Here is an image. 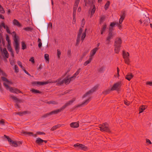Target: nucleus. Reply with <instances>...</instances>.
I'll list each match as a JSON object with an SVG mask.
<instances>
[{"label":"nucleus","instance_id":"obj_1","mask_svg":"<svg viewBox=\"0 0 152 152\" xmlns=\"http://www.w3.org/2000/svg\"><path fill=\"white\" fill-rule=\"evenodd\" d=\"M3 85L7 90H9L11 92L16 94H18V93H22V92L20 91L19 89L15 88H13L12 87H10L5 82L3 83Z\"/></svg>","mask_w":152,"mask_h":152},{"label":"nucleus","instance_id":"obj_2","mask_svg":"<svg viewBox=\"0 0 152 152\" xmlns=\"http://www.w3.org/2000/svg\"><path fill=\"white\" fill-rule=\"evenodd\" d=\"M99 127L100 129L102 132H110V131L109 128L108 124L106 122H105L102 124H99Z\"/></svg>","mask_w":152,"mask_h":152},{"label":"nucleus","instance_id":"obj_3","mask_svg":"<svg viewBox=\"0 0 152 152\" xmlns=\"http://www.w3.org/2000/svg\"><path fill=\"white\" fill-rule=\"evenodd\" d=\"M73 147L75 148H77L78 149H81L84 151H86L87 149V147L84 145L78 143L74 144Z\"/></svg>","mask_w":152,"mask_h":152},{"label":"nucleus","instance_id":"obj_4","mask_svg":"<svg viewBox=\"0 0 152 152\" xmlns=\"http://www.w3.org/2000/svg\"><path fill=\"white\" fill-rule=\"evenodd\" d=\"M10 97L12 99L15 101V102L17 103L15 104V106L17 107V108H20V107L18 104V102H20V103L21 102V100L20 99H18L17 97L14 96L13 95H10Z\"/></svg>","mask_w":152,"mask_h":152},{"label":"nucleus","instance_id":"obj_5","mask_svg":"<svg viewBox=\"0 0 152 152\" xmlns=\"http://www.w3.org/2000/svg\"><path fill=\"white\" fill-rule=\"evenodd\" d=\"M98 86L96 85L94 86V87L92 88L91 90H89L88 92H87L83 96V98H85L87 96L89 95V94L92 93H93L95 92L96 90L97 89L98 87Z\"/></svg>","mask_w":152,"mask_h":152},{"label":"nucleus","instance_id":"obj_6","mask_svg":"<svg viewBox=\"0 0 152 152\" xmlns=\"http://www.w3.org/2000/svg\"><path fill=\"white\" fill-rule=\"evenodd\" d=\"M114 34L113 33L109 32L107 37L106 39V41H107L106 43V45L109 44L110 42V40L113 38Z\"/></svg>","mask_w":152,"mask_h":152},{"label":"nucleus","instance_id":"obj_7","mask_svg":"<svg viewBox=\"0 0 152 152\" xmlns=\"http://www.w3.org/2000/svg\"><path fill=\"white\" fill-rule=\"evenodd\" d=\"M1 45H0V49L2 54H4V56L6 58H8L9 56V54L6 48H4L3 50L1 47Z\"/></svg>","mask_w":152,"mask_h":152},{"label":"nucleus","instance_id":"obj_8","mask_svg":"<svg viewBox=\"0 0 152 152\" xmlns=\"http://www.w3.org/2000/svg\"><path fill=\"white\" fill-rule=\"evenodd\" d=\"M122 41L121 37L116 38L114 41V46H121Z\"/></svg>","mask_w":152,"mask_h":152},{"label":"nucleus","instance_id":"obj_9","mask_svg":"<svg viewBox=\"0 0 152 152\" xmlns=\"http://www.w3.org/2000/svg\"><path fill=\"white\" fill-rule=\"evenodd\" d=\"M121 83L120 82L115 83L111 88V91L118 90L119 89L120 85Z\"/></svg>","mask_w":152,"mask_h":152},{"label":"nucleus","instance_id":"obj_10","mask_svg":"<svg viewBox=\"0 0 152 152\" xmlns=\"http://www.w3.org/2000/svg\"><path fill=\"white\" fill-rule=\"evenodd\" d=\"M48 81L45 82H40V81H33L32 82L31 84L33 86H35L36 85H41L44 84H46L49 83Z\"/></svg>","mask_w":152,"mask_h":152},{"label":"nucleus","instance_id":"obj_11","mask_svg":"<svg viewBox=\"0 0 152 152\" xmlns=\"http://www.w3.org/2000/svg\"><path fill=\"white\" fill-rule=\"evenodd\" d=\"M56 82H57L56 85L58 86H60L64 83L63 80H62L61 78H59L56 81H52L49 83H53Z\"/></svg>","mask_w":152,"mask_h":152},{"label":"nucleus","instance_id":"obj_12","mask_svg":"<svg viewBox=\"0 0 152 152\" xmlns=\"http://www.w3.org/2000/svg\"><path fill=\"white\" fill-rule=\"evenodd\" d=\"M75 100V98H74L72 100H70L67 102L62 107L64 110L67 106L72 104Z\"/></svg>","mask_w":152,"mask_h":152},{"label":"nucleus","instance_id":"obj_13","mask_svg":"<svg viewBox=\"0 0 152 152\" xmlns=\"http://www.w3.org/2000/svg\"><path fill=\"white\" fill-rule=\"evenodd\" d=\"M64 110V109L62 108V107H61L60 109H58L53 111H52L50 112V115H53V114H57L59 112H61Z\"/></svg>","mask_w":152,"mask_h":152},{"label":"nucleus","instance_id":"obj_14","mask_svg":"<svg viewBox=\"0 0 152 152\" xmlns=\"http://www.w3.org/2000/svg\"><path fill=\"white\" fill-rule=\"evenodd\" d=\"M15 50L16 51V53L17 54H18L19 50V47L18 40H16V39H15Z\"/></svg>","mask_w":152,"mask_h":152},{"label":"nucleus","instance_id":"obj_15","mask_svg":"<svg viewBox=\"0 0 152 152\" xmlns=\"http://www.w3.org/2000/svg\"><path fill=\"white\" fill-rule=\"evenodd\" d=\"M70 126L71 127L73 128H77L79 126V123L77 122L71 123L70 124Z\"/></svg>","mask_w":152,"mask_h":152},{"label":"nucleus","instance_id":"obj_16","mask_svg":"<svg viewBox=\"0 0 152 152\" xmlns=\"http://www.w3.org/2000/svg\"><path fill=\"white\" fill-rule=\"evenodd\" d=\"M98 49L97 48H95L91 50L90 52V57H92L95 54L96 51Z\"/></svg>","mask_w":152,"mask_h":152},{"label":"nucleus","instance_id":"obj_17","mask_svg":"<svg viewBox=\"0 0 152 152\" xmlns=\"http://www.w3.org/2000/svg\"><path fill=\"white\" fill-rule=\"evenodd\" d=\"M35 142L37 144L39 145H43V140L39 137L37 138L36 140L35 141Z\"/></svg>","mask_w":152,"mask_h":152},{"label":"nucleus","instance_id":"obj_18","mask_svg":"<svg viewBox=\"0 0 152 152\" xmlns=\"http://www.w3.org/2000/svg\"><path fill=\"white\" fill-rule=\"evenodd\" d=\"M144 17H145V19L143 20V22L144 23V24L145 25L147 26L149 23H150V20L148 18L146 17L145 15L144 16Z\"/></svg>","mask_w":152,"mask_h":152},{"label":"nucleus","instance_id":"obj_19","mask_svg":"<svg viewBox=\"0 0 152 152\" xmlns=\"http://www.w3.org/2000/svg\"><path fill=\"white\" fill-rule=\"evenodd\" d=\"M13 23L14 25H16L18 27H20L22 26L21 24L17 20L14 19L13 21Z\"/></svg>","mask_w":152,"mask_h":152},{"label":"nucleus","instance_id":"obj_20","mask_svg":"<svg viewBox=\"0 0 152 152\" xmlns=\"http://www.w3.org/2000/svg\"><path fill=\"white\" fill-rule=\"evenodd\" d=\"M91 100V97L87 99L84 102L82 103V104L78 105L77 107H80L82 106L83 104H87L89 102V101Z\"/></svg>","mask_w":152,"mask_h":152},{"label":"nucleus","instance_id":"obj_21","mask_svg":"<svg viewBox=\"0 0 152 152\" xmlns=\"http://www.w3.org/2000/svg\"><path fill=\"white\" fill-rule=\"evenodd\" d=\"M107 26L106 24L103 25L100 31L101 34H102L103 33L105 32Z\"/></svg>","mask_w":152,"mask_h":152},{"label":"nucleus","instance_id":"obj_22","mask_svg":"<svg viewBox=\"0 0 152 152\" xmlns=\"http://www.w3.org/2000/svg\"><path fill=\"white\" fill-rule=\"evenodd\" d=\"M122 56L123 58H129V54L128 52H126L124 51H123Z\"/></svg>","mask_w":152,"mask_h":152},{"label":"nucleus","instance_id":"obj_23","mask_svg":"<svg viewBox=\"0 0 152 152\" xmlns=\"http://www.w3.org/2000/svg\"><path fill=\"white\" fill-rule=\"evenodd\" d=\"M133 77V75L131 73H128L126 75L125 78L129 81H130L131 79Z\"/></svg>","mask_w":152,"mask_h":152},{"label":"nucleus","instance_id":"obj_24","mask_svg":"<svg viewBox=\"0 0 152 152\" xmlns=\"http://www.w3.org/2000/svg\"><path fill=\"white\" fill-rule=\"evenodd\" d=\"M63 80L64 83L66 84H67L69 83L70 81L72 80V79H70V77L68 78L67 77V78L65 77Z\"/></svg>","mask_w":152,"mask_h":152},{"label":"nucleus","instance_id":"obj_25","mask_svg":"<svg viewBox=\"0 0 152 152\" xmlns=\"http://www.w3.org/2000/svg\"><path fill=\"white\" fill-rule=\"evenodd\" d=\"M33 93H34L35 94H42V92L38 90H36L34 88H32L30 90Z\"/></svg>","mask_w":152,"mask_h":152},{"label":"nucleus","instance_id":"obj_26","mask_svg":"<svg viewBox=\"0 0 152 152\" xmlns=\"http://www.w3.org/2000/svg\"><path fill=\"white\" fill-rule=\"evenodd\" d=\"M61 125L60 124H58L55 126H53L51 129L50 130L53 131L56 129L59 128L61 126Z\"/></svg>","mask_w":152,"mask_h":152},{"label":"nucleus","instance_id":"obj_27","mask_svg":"<svg viewBox=\"0 0 152 152\" xmlns=\"http://www.w3.org/2000/svg\"><path fill=\"white\" fill-rule=\"evenodd\" d=\"M29 113V112L27 111H25L23 112H17L16 113V114L20 116H23V115H25L27 113Z\"/></svg>","mask_w":152,"mask_h":152},{"label":"nucleus","instance_id":"obj_28","mask_svg":"<svg viewBox=\"0 0 152 152\" xmlns=\"http://www.w3.org/2000/svg\"><path fill=\"white\" fill-rule=\"evenodd\" d=\"M115 46L114 50L115 53H118L120 51V48L121 46Z\"/></svg>","mask_w":152,"mask_h":152},{"label":"nucleus","instance_id":"obj_29","mask_svg":"<svg viewBox=\"0 0 152 152\" xmlns=\"http://www.w3.org/2000/svg\"><path fill=\"white\" fill-rule=\"evenodd\" d=\"M147 108V106L146 105H142L140 107L139 109V113L142 112L144 110Z\"/></svg>","mask_w":152,"mask_h":152},{"label":"nucleus","instance_id":"obj_30","mask_svg":"<svg viewBox=\"0 0 152 152\" xmlns=\"http://www.w3.org/2000/svg\"><path fill=\"white\" fill-rule=\"evenodd\" d=\"M92 60V58L91 57H90L88 60L86 61L84 63L83 65L85 66H86L88 64H89L91 62Z\"/></svg>","mask_w":152,"mask_h":152},{"label":"nucleus","instance_id":"obj_31","mask_svg":"<svg viewBox=\"0 0 152 152\" xmlns=\"http://www.w3.org/2000/svg\"><path fill=\"white\" fill-rule=\"evenodd\" d=\"M110 3V1H107L105 4L104 8L105 10H107L109 8Z\"/></svg>","mask_w":152,"mask_h":152},{"label":"nucleus","instance_id":"obj_32","mask_svg":"<svg viewBox=\"0 0 152 152\" xmlns=\"http://www.w3.org/2000/svg\"><path fill=\"white\" fill-rule=\"evenodd\" d=\"M96 10V7L94 4L93 5V7L91 11V16L95 12Z\"/></svg>","mask_w":152,"mask_h":152},{"label":"nucleus","instance_id":"obj_33","mask_svg":"<svg viewBox=\"0 0 152 152\" xmlns=\"http://www.w3.org/2000/svg\"><path fill=\"white\" fill-rule=\"evenodd\" d=\"M84 2H85V4L86 6H87V4H93V2L89 0H88V1L87 0H84Z\"/></svg>","mask_w":152,"mask_h":152},{"label":"nucleus","instance_id":"obj_34","mask_svg":"<svg viewBox=\"0 0 152 152\" xmlns=\"http://www.w3.org/2000/svg\"><path fill=\"white\" fill-rule=\"evenodd\" d=\"M105 18V17L104 15H102L100 17L99 19V23L101 24L104 20Z\"/></svg>","mask_w":152,"mask_h":152},{"label":"nucleus","instance_id":"obj_35","mask_svg":"<svg viewBox=\"0 0 152 152\" xmlns=\"http://www.w3.org/2000/svg\"><path fill=\"white\" fill-rule=\"evenodd\" d=\"M11 146L15 147H17L18 146V143L15 141H13L11 143Z\"/></svg>","mask_w":152,"mask_h":152},{"label":"nucleus","instance_id":"obj_36","mask_svg":"<svg viewBox=\"0 0 152 152\" xmlns=\"http://www.w3.org/2000/svg\"><path fill=\"white\" fill-rule=\"evenodd\" d=\"M22 49L24 50L26 49V46L24 42H21Z\"/></svg>","mask_w":152,"mask_h":152},{"label":"nucleus","instance_id":"obj_37","mask_svg":"<svg viewBox=\"0 0 152 152\" xmlns=\"http://www.w3.org/2000/svg\"><path fill=\"white\" fill-rule=\"evenodd\" d=\"M4 136L7 139L8 141L10 142V144L11 145V143L13 140H12L9 136H7L5 135H4Z\"/></svg>","mask_w":152,"mask_h":152},{"label":"nucleus","instance_id":"obj_38","mask_svg":"<svg viewBox=\"0 0 152 152\" xmlns=\"http://www.w3.org/2000/svg\"><path fill=\"white\" fill-rule=\"evenodd\" d=\"M47 103L48 104H58L57 102L55 101H51L49 102H48Z\"/></svg>","mask_w":152,"mask_h":152},{"label":"nucleus","instance_id":"obj_39","mask_svg":"<svg viewBox=\"0 0 152 152\" xmlns=\"http://www.w3.org/2000/svg\"><path fill=\"white\" fill-rule=\"evenodd\" d=\"M80 1V0H76L74 4V7H76V8H77Z\"/></svg>","mask_w":152,"mask_h":152},{"label":"nucleus","instance_id":"obj_40","mask_svg":"<svg viewBox=\"0 0 152 152\" xmlns=\"http://www.w3.org/2000/svg\"><path fill=\"white\" fill-rule=\"evenodd\" d=\"M23 29L26 31H31L32 30V29L30 27H28L24 28Z\"/></svg>","mask_w":152,"mask_h":152},{"label":"nucleus","instance_id":"obj_41","mask_svg":"<svg viewBox=\"0 0 152 152\" xmlns=\"http://www.w3.org/2000/svg\"><path fill=\"white\" fill-rule=\"evenodd\" d=\"M44 58L47 61H48V62L49 61V55L48 54H45L44 55Z\"/></svg>","mask_w":152,"mask_h":152},{"label":"nucleus","instance_id":"obj_42","mask_svg":"<svg viewBox=\"0 0 152 152\" xmlns=\"http://www.w3.org/2000/svg\"><path fill=\"white\" fill-rule=\"evenodd\" d=\"M17 63L18 65L20 67V68L23 70L24 69H25L24 67L22 66V63L20 61H18Z\"/></svg>","mask_w":152,"mask_h":152},{"label":"nucleus","instance_id":"obj_43","mask_svg":"<svg viewBox=\"0 0 152 152\" xmlns=\"http://www.w3.org/2000/svg\"><path fill=\"white\" fill-rule=\"evenodd\" d=\"M116 25L118 27V28L119 29H121L122 28V23H118V22H116Z\"/></svg>","mask_w":152,"mask_h":152},{"label":"nucleus","instance_id":"obj_44","mask_svg":"<svg viewBox=\"0 0 152 152\" xmlns=\"http://www.w3.org/2000/svg\"><path fill=\"white\" fill-rule=\"evenodd\" d=\"M0 12L2 14H4L5 13V10L3 7L0 4Z\"/></svg>","mask_w":152,"mask_h":152},{"label":"nucleus","instance_id":"obj_45","mask_svg":"<svg viewBox=\"0 0 152 152\" xmlns=\"http://www.w3.org/2000/svg\"><path fill=\"white\" fill-rule=\"evenodd\" d=\"M7 48L9 52L13 50L11 47V43L10 44H8V45H7Z\"/></svg>","mask_w":152,"mask_h":152},{"label":"nucleus","instance_id":"obj_46","mask_svg":"<svg viewBox=\"0 0 152 152\" xmlns=\"http://www.w3.org/2000/svg\"><path fill=\"white\" fill-rule=\"evenodd\" d=\"M125 63L128 65L129 64V58H124Z\"/></svg>","mask_w":152,"mask_h":152},{"label":"nucleus","instance_id":"obj_47","mask_svg":"<svg viewBox=\"0 0 152 152\" xmlns=\"http://www.w3.org/2000/svg\"><path fill=\"white\" fill-rule=\"evenodd\" d=\"M77 9L76 7H73V16H76Z\"/></svg>","mask_w":152,"mask_h":152},{"label":"nucleus","instance_id":"obj_48","mask_svg":"<svg viewBox=\"0 0 152 152\" xmlns=\"http://www.w3.org/2000/svg\"><path fill=\"white\" fill-rule=\"evenodd\" d=\"M12 35H13L14 37V41H15V39H16V40H18L17 38L16 34L15 32L13 31L12 33Z\"/></svg>","mask_w":152,"mask_h":152},{"label":"nucleus","instance_id":"obj_49","mask_svg":"<svg viewBox=\"0 0 152 152\" xmlns=\"http://www.w3.org/2000/svg\"><path fill=\"white\" fill-rule=\"evenodd\" d=\"M49 115H50V113H47L46 114H45L43 115H42L41 117L42 118H46L48 117Z\"/></svg>","mask_w":152,"mask_h":152},{"label":"nucleus","instance_id":"obj_50","mask_svg":"<svg viewBox=\"0 0 152 152\" xmlns=\"http://www.w3.org/2000/svg\"><path fill=\"white\" fill-rule=\"evenodd\" d=\"M15 72L16 73H18L19 72V69L18 66L17 65H15L14 66Z\"/></svg>","mask_w":152,"mask_h":152},{"label":"nucleus","instance_id":"obj_51","mask_svg":"<svg viewBox=\"0 0 152 152\" xmlns=\"http://www.w3.org/2000/svg\"><path fill=\"white\" fill-rule=\"evenodd\" d=\"M6 40L7 41L8 44H10L11 41L10 39V37L8 35H7L6 36Z\"/></svg>","mask_w":152,"mask_h":152},{"label":"nucleus","instance_id":"obj_52","mask_svg":"<svg viewBox=\"0 0 152 152\" xmlns=\"http://www.w3.org/2000/svg\"><path fill=\"white\" fill-rule=\"evenodd\" d=\"M120 16L121 17L125 18V11L121 12Z\"/></svg>","mask_w":152,"mask_h":152},{"label":"nucleus","instance_id":"obj_53","mask_svg":"<svg viewBox=\"0 0 152 152\" xmlns=\"http://www.w3.org/2000/svg\"><path fill=\"white\" fill-rule=\"evenodd\" d=\"M57 55L58 58H60L61 53L59 49L57 50Z\"/></svg>","mask_w":152,"mask_h":152},{"label":"nucleus","instance_id":"obj_54","mask_svg":"<svg viewBox=\"0 0 152 152\" xmlns=\"http://www.w3.org/2000/svg\"><path fill=\"white\" fill-rule=\"evenodd\" d=\"M88 50L86 51H85L83 53V54L82 55V58H83L87 55V54L88 53Z\"/></svg>","mask_w":152,"mask_h":152},{"label":"nucleus","instance_id":"obj_55","mask_svg":"<svg viewBox=\"0 0 152 152\" xmlns=\"http://www.w3.org/2000/svg\"><path fill=\"white\" fill-rule=\"evenodd\" d=\"M111 91L109 89L106 90L104 91H103L102 93L104 94H109L110 92V91Z\"/></svg>","mask_w":152,"mask_h":152},{"label":"nucleus","instance_id":"obj_56","mask_svg":"<svg viewBox=\"0 0 152 152\" xmlns=\"http://www.w3.org/2000/svg\"><path fill=\"white\" fill-rule=\"evenodd\" d=\"M116 23L115 22H113L110 23V26L111 27H114L115 25H116Z\"/></svg>","mask_w":152,"mask_h":152},{"label":"nucleus","instance_id":"obj_57","mask_svg":"<svg viewBox=\"0 0 152 152\" xmlns=\"http://www.w3.org/2000/svg\"><path fill=\"white\" fill-rule=\"evenodd\" d=\"M1 78L2 80L3 81H4L6 82H9V80L4 77H1Z\"/></svg>","mask_w":152,"mask_h":152},{"label":"nucleus","instance_id":"obj_58","mask_svg":"<svg viewBox=\"0 0 152 152\" xmlns=\"http://www.w3.org/2000/svg\"><path fill=\"white\" fill-rule=\"evenodd\" d=\"M85 24V21L84 18H83L81 21V26L83 27Z\"/></svg>","mask_w":152,"mask_h":152},{"label":"nucleus","instance_id":"obj_59","mask_svg":"<svg viewBox=\"0 0 152 152\" xmlns=\"http://www.w3.org/2000/svg\"><path fill=\"white\" fill-rule=\"evenodd\" d=\"M6 31L9 34H11V32H10V30L9 29V27L7 26H6Z\"/></svg>","mask_w":152,"mask_h":152},{"label":"nucleus","instance_id":"obj_60","mask_svg":"<svg viewBox=\"0 0 152 152\" xmlns=\"http://www.w3.org/2000/svg\"><path fill=\"white\" fill-rule=\"evenodd\" d=\"M146 84L147 85L152 86V82L147 81L146 83Z\"/></svg>","mask_w":152,"mask_h":152},{"label":"nucleus","instance_id":"obj_61","mask_svg":"<svg viewBox=\"0 0 152 152\" xmlns=\"http://www.w3.org/2000/svg\"><path fill=\"white\" fill-rule=\"evenodd\" d=\"M86 30H87V29H86L85 30V32H83L82 34V35L81 37V38H85V37H86Z\"/></svg>","mask_w":152,"mask_h":152},{"label":"nucleus","instance_id":"obj_62","mask_svg":"<svg viewBox=\"0 0 152 152\" xmlns=\"http://www.w3.org/2000/svg\"><path fill=\"white\" fill-rule=\"evenodd\" d=\"M80 39H77H77L76 42V43L75 44L77 46L79 44V43H80Z\"/></svg>","mask_w":152,"mask_h":152},{"label":"nucleus","instance_id":"obj_63","mask_svg":"<svg viewBox=\"0 0 152 152\" xmlns=\"http://www.w3.org/2000/svg\"><path fill=\"white\" fill-rule=\"evenodd\" d=\"M29 61H31L33 63L35 62L34 58V57H31L29 59Z\"/></svg>","mask_w":152,"mask_h":152},{"label":"nucleus","instance_id":"obj_64","mask_svg":"<svg viewBox=\"0 0 152 152\" xmlns=\"http://www.w3.org/2000/svg\"><path fill=\"white\" fill-rule=\"evenodd\" d=\"M104 67H101V68H100V69H99L98 71L99 72H103L104 71Z\"/></svg>","mask_w":152,"mask_h":152}]
</instances>
